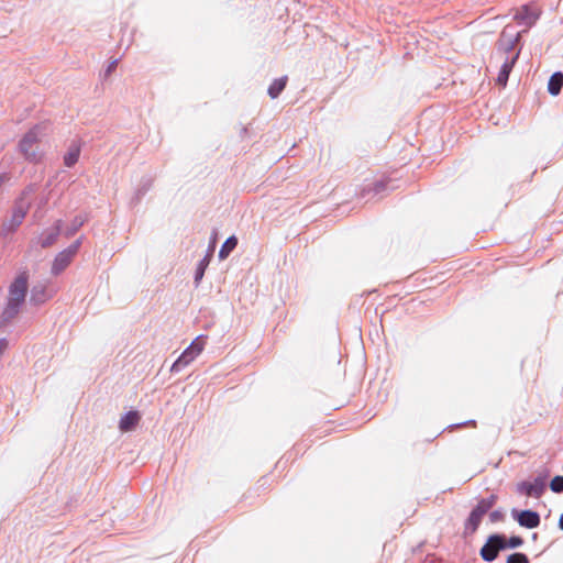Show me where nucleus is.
<instances>
[{
  "label": "nucleus",
  "instance_id": "nucleus-12",
  "mask_svg": "<svg viewBox=\"0 0 563 563\" xmlns=\"http://www.w3.org/2000/svg\"><path fill=\"white\" fill-rule=\"evenodd\" d=\"M518 55L519 53H516L510 59H506L499 70V74L497 76V84L499 86H503L505 87L507 81H508V77H509V74L515 65V62L517 60L518 58Z\"/></svg>",
  "mask_w": 563,
  "mask_h": 563
},
{
  "label": "nucleus",
  "instance_id": "nucleus-15",
  "mask_svg": "<svg viewBox=\"0 0 563 563\" xmlns=\"http://www.w3.org/2000/svg\"><path fill=\"white\" fill-rule=\"evenodd\" d=\"M287 80H288L287 76H284L282 78L275 79L271 84L267 92L272 99H275L280 95V92L285 89V87L287 85Z\"/></svg>",
  "mask_w": 563,
  "mask_h": 563
},
{
  "label": "nucleus",
  "instance_id": "nucleus-2",
  "mask_svg": "<svg viewBox=\"0 0 563 563\" xmlns=\"http://www.w3.org/2000/svg\"><path fill=\"white\" fill-rule=\"evenodd\" d=\"M46 129L45 123L35 124L20 140L19 151L26 161L38 163L42 159L43 154L40 150V142L45 135Z\"/></svg>",
  "mask_w": 563,
  "mask_h": 563
},
{
  "label": "nucleus",
  "instance_id": "nucleus-7",
  "mask_svg": "<svg viewBox=\"0 0 563 563\" xmlns=\"http://www.w3.org/2000/svg\"><path fill=\"white\" fill-rule=\"evenodd\" d=\"M519 37V32H515L514 29L510 27L509 25L505 26L497 42L498 49L505 53L512 51Z\"/></svg>",
  "mask_w": 563,
  "mask_h": 563
},
{
  "label": "nucleus",
  "instance_id": "nucleus-6",
  "mask_svg": "<svg viewBox=\"0 0 563 563\" xmlns=\"http://www.w3.org/2000/svg\"><path fill=\"white\" fill-rule=\"evenodd\" d=\"M493 503H494V500H485V499L481 500L478 503V505L472 510V512L467 519L466 528L470 529L472 532H474L478 528L483 516L493 506Z\"/></svg>",
  "mask_w": 563,
  "mask_h": 563
},
{
  "label": "nucleus",
  "instance_id": "nucleus-14",
  "mask_svg": "<svg viewBox=\"0 0 563 563\" xmlns=\"http://www.w3.org/2000/svg\"><path fill=\"white\" fill-rule=\"evenodd\" d=\"M563 87V74L558 71L554 73L548 82V91L552 96H558Z\"/></svg>",
  "mask_w": 563,
  "mask_h": 563
},
{
  "label": "nucleus",
  "instance_id": "nucleus-4",
  "mask_svg": "<svg viewBox=\"0 0 563 563\" xmlns=\"http://www.w3.org/2000/svg\"><path fill=\"white\" fill-rule=\"evenodd\" d=\"M80 246V241L77 240L74 242L67 250L58 253L52 265V273L54 275H59L66 267L71 263L74 256L78 252Z\"/></svg>",
  "mask_w": 563,
  "mask_h": 563
},
{
  "label": "nucleus",
  "instance_id": "nucleus-20",
  "mask_svg": "<svg viewBox=\"0 0 563 563\" xmlns=\"http://www.w3.org/2000/svg\"><path fill=\"white\" fill-rule=\"evenodd\" d=\"M506 563H529V559L523 553H512L508 556Z\"/></svg>",
  "mask_w": 563,
  "mask_h": 563
},
{
  "label": "nucleus",
  "instance_id": "nucleus-21",
  "mask_svg": "<svg viewBox=\"0 0 563 563\" xmlns=\"http://www.w3.org/2000/svg\"><path fill=\"white\" fill-rule=\"evenodd\" d=\"M46 299H47V296H46L44 289H37V288L33 289L31 300L35 301L36 303H41V302H44Z\"/></svg>",
  "mask_w": 563,
  "mask_h": 563
},
{
  "label": "nucleus",
  "instance_id": "nucleus-1",
  "mask_svg": "<svg viewBox=\"0 0 563 563\" xmlns=\"http://www.w3.org/2000/svg\"><path fill=\"white\" fill-rule=\"evenodd\" d=\"M29 288V275L20 273L9 286L8 302L2 312V319L10 321L16 317L25 300Z\"/></svg>",
  "mask_w": 563,
  "mask_h": 563
},
{
  "label": "nucleus",
  "instance_id": "nucleus-5",
  "mask_svg": "<svg viewBox=\"0 0 563 563\" xmlns=\"http://www.w3.org/2000/svg\"><path fill=\"white\" fill-rule=\"evenodd\" d=\"M506 548V539L503 536H492L488 541L481 549V556L483 560L490 562L498 555L499 550Z\"/></svg>",
  "mask_w": 563,
  "mask_h": 563
},
{
  "label": "nucleus",
  "instance_id": "nucleus-29",
  "mask_svg": "<svg viewBox=\"0 0 563 563\" xmlns=\"http://www.w3.org/2000/svg\"><path fill=\"white\" fill-rule=\"evenodd\" d=\"M82 223H84V220H80V221L77 223V225H78V227H80V225H82Z\"/></svg>",
  "mask_w": 563,
  "mask_h": 563
},
{
  "label": "nucleus",
  "instance_id": "nucleus-17",
  "mask_svg": "<svg viewBox=\"0 0 563 563\" xmlns=\"http://www.w3.org/2000/svg\"><path fill=\"white\" fill-rule=\"evenodd\" d=\"M79 155H80L79 146L71 145L64 156L65 166H67V167L74 166L78 162Z\"/></svg>",
  "mask_w": 563,
  "mask_h": 563
},
{
  "label": "nucleus",
  "instance_id": "nucleus-19",
  "mask_svg": "<svg viewBox=\"0 0 563 563\" xmlns=\"http://www.w3.org/2000/svg\"><path fill=\"white\" fill-rule=\"evenodd\" d=\"M550 488L554 493L563 492V476H554L550 483Z\"/></svg>",
  "mask_w": 563,
  "mask_h": 563
},
{
  "label": "nucleus",
  "instance_id": "nucleus-13",
  "mask_svg": "<svg viewBox=\"0 0 563 563\" xmlns=\"http://www.w3.org/2000/svg\"><path fill=\"white\" fill-rule=\"evenodd\" d=\"M59 233H60V221H57L53 228H49L48 230L43 232V234L41 236V245L43 247H48V246L53 245L56 242Z\"/></svg>",
  "mask_w": 563,
  "mask_h": 563
},
{
  "label": "nucleus",
  "instance_id": "nucleus-23",
  "mask_svg": "<svg viewBox=\"0 0 563 563\" xmlns=\"http://www.w3.org/2000/svg\"><path fill=\"white\" fill-rule=\"evenodd\" d=\"M385 184L383 181H378L374 185V188L373 189H368L367 192H371V191H374L375 194H378L382 190L385 189Z\"/></svg>",
  "mask_w": 563,
  "mask_h": 563
},
{
  "label": "nucleus",
  "instance_id": "nucleus-3",
  "mask_svg": "<svg viewBox=\"0 0 563 563\" xmlns=\"http://www.w3.org/2000/svg\"><path fill=\"white\" fill-rule=\"evenodd\" d=\"M205 349V340L201 336L196 338L191 344L181 353V355L172 365V372H179L188 366Z\"/></svg>",
  "mask_w": 563,
  "mask_h": 563
},
{
  "label": "nucleus",
  "instance_id": "nucleus-9",
  "mask_svg": "<svg viewBox=\"0 0 563 563\" xmlns=\"http://www.w3.org/2000/svg\"><path fill=\"white\" fill-rule=\"evenodd\" d=\"M29 210V206L19 203L15 206L12 217L8 222H3L2 230L4 232H13L22 223Z\"/></svg>",
  "mask_w": 563,
  "mask_h": 563
},
{
  "label": "nucleus",
  "instance_id": "nucleus-27",
  "mask_svg": "<svg viewBox=\"0 0 563 563\" xmlns=\"http://www.w3.org/2000/svg\"><path fill=\"white\" fill-rule=\"evenodd\" d=\"M8 180H9V176L7 174H0V188Z\"/></svg>",
  "mask_w": 563,
  "mask_h": 563
},
{
  "label": "nucleus",
  "instance_id": "nucleus-25",
  "mask_svg": "<svg viewBox=\"0 0 563 563\" xmlns=\"http://www.w3.org/2000/svg\"><path fill=\"white\" fill-rule=\"evenodd\" d=\"M205 261H206V260H203V261L200 263V267H199V269H198V272H197V274H196V280L201 279V278H202V276H203V271H205L203 262H205Z\"/></svg>",
  "mask_w": 563,
  "mask_h": 563
},
{
  "label": "nucleus",
  "instance_id": "nucleus-10",
  "mask_svg": "<svg viewBox=\"0 0 563 563\" xmlns=\"http://www.w3.org/2000/svg\"><path fill=\"white\" fill-rule=\"evenodd\" d=\"M518 523L521 527L529 529L537 528L540 525V516L538 512L532 510H522L516 517Z\"/></svg>",
  "mask_w": 563,
  "mask_h": 563
},
{
  "label": "nucleus",
  "instance_id": "nucleus-8",
  "mask_svg": "<svg viewBox=\"0 0 563 563\" xmlns=\"http://www.w3.org/2000/svg\"><path fill=\"white\" fill-rule=\"evenodd\" d=\"M540 13V10L536 7L523 5L515 14V20L530 27L537 22Z\"/></svg>",
  "mask_w": 563,
  "mask_h": 563
},
{
  "label": "nucleus",
  "instance_id": "nucleus-16",
  "mask_svg": "<svg viewBox=\"0 0 563 563\" xmlns=\"http://www.w3.org/2000/svg\"><path fill=\"white\" fill-rule=\"evenodd\" d=\"M522 488L528 496L540 497L544 490L542 482L536 481L534 483H525Z\"/></svg>",
  "mask_w": 563,
  "mask_h": 563
},
{
  "label": "nucleus",
  "instance_id": "nucleus-18",
  "mask_svg": "<svg viewBox=\"0 0 563 563\" xmlns=\"http://www.w3.org/2000/svg\"><path fill=\"white\" fill-rule=\"evenodd\" d=\"M236 244L238 239L235 236L228 238L219 251V257L221 260L227 258L229 254L235 249Z\"/></svg>",
  "mask_w": 563,
  "mask_h": 563
},
{
  "label": "nucleus",
  "instance_id": "nucleus-11",
  "mask_svg": "<svg viewBox=\"0 0 563 563\" xmlns=\"http://www.w3.org/2000/svg\"><path fill=\"white\" fill-rule=\"evenodd\" d=\"M140 419L141 417L137 411H129L121 418L119 428L122 432L131 431L137 426Z\"/></svg>",
  "mask_w": 563,
  "mask_h": 563
},
{
  "label": "nucleus",
  "instance_id": "nucleus-26",
  "mask_svg": "<svg viewBox=\"0 0 563 563\" xmlns=\"http://www.w3.org/2000/svg\"><path fill=\"white\" fill-rule=\"evenodd\" d=\"M8 347V341L5 339H0V356L4 353Z\"/></svg>",
  "mask_w": 563,
  "mask_h": 563
},
{
  "label": "nucleus",
  "instance_id": "nucleus-24",
  "mask_svg": "<svg viewBox=\"0 0 563 563\" xmlns=\"http://www.w3.org/2000/svg\"><path fill=\"white\" fill-rule=\"evenodd\" d=\"M117 66H118V59L112 60V62L109 64V66H108V68H107V70H106V76H109L112 71H114V69L117 68Z\"/></svg>",
  "mask_w": 563,
  "mask_h": 563
},
{
  "label": "nucleus",
  "instance_id": "nucleus-22",
  "mask_svg": "<svg viewBox=\"0 0 563 563\" xmlns=\"http://www.w3.org/2000/svg\"><path fill=\"white\" fill-rule=\"evenodd\" d=\"M523 543V539L521 537H510L508 541H506V548H518Z\"/></svg>",
  "mask_w": 563,
  "mask_h": 563
},
{
  "label": "nucleus",
  "instance_id": "nucleus-28",
  "mask_svg": "<svg viewBox=\"0 0 563 563\" xmlns=\"http://www.w3.org/2000/svg\"><path fill=\"white\" fill-rule=\"evenodd\" d=\"M559 527H560V529L563 530V514L561 515V517L559 519Z\"/></svg>",
  "mask_w": 563,
  "mask_h": 563
}]
</instances>
